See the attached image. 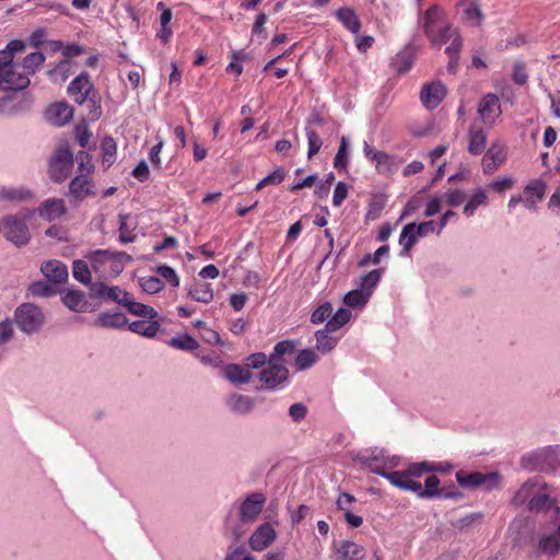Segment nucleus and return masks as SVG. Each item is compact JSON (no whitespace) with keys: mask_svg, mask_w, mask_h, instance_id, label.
<instances>
[{"mask_svg":"<svg viewBox=\"0 0 560 560\" xmlns=\"http://www.w3.org/2000/svg\"><path fill=\"white\" fill-rule=\"evenodd\" d=\"M34 214V211L25 210L16 214L2 217V233L7 241L16 247L25 246L31 241V232L26 223Z\"/></svg>","mask_w":560,"mask_h":560,"instance_id":"obj_1","label":"nucleus"},{"mask_svg":"<svg viewBox=\"0 0 560 560\" xmlns=\"http://www.w3.org/2000/svg\"><path fill=\"white\" fill-rule=\"evenodd\" d=\"M523 468L530 471H553L559 465L558 452L552 448H542L524 455L521 459Z\"/></svg>","mask_w":560,"mask_h":560,"instance_id":"obj_2","label":"nucleus"},{"mask_svg":"<svg viewBox=\"0 0 560 560\" xmlns=\"http://www.w3.org/2000/svg\"><path fill=\"white\" fill-rule=\"evenodd\" d=\"M14 317L18 327L28 335L37 331L44 323L42 310L32 303L21 304L16 308Z\"/></svg>","mask_w":560,"mask_h":560,"instance_id":"obj_3","label":"nucleus"},{"mask_svg":"<svg viewBox=\"0 0 560 560\" xmlns=\"http://www.w3.org/2000/svg\"><path fill=\"white\" fill-rule=\"evenodd\" d=\"M458 485L465 489H476L485 487L486 490H491L499 486L500 475L498 472H465L459 470L455 475Z\"/></svg>","mask_w":560,"mask_h":560,"instance_id":"obj_4","label":"nucleus"},{"mask_svg":"<svg viewBox=\"0 0 560 560\" xmlns=\"http://www.w3.org/2000/svg\"><path fill=\"white\" fill-rule=\"evenodd\" d=\"M73 167V153L69 148H60L49 162V177L55 183H62Z\"/></svg>","mask_w":560,"mask_h":560,"instance_id":"obj_5","label":"nucleus"},{"mask_svg":"<svg viewBox=\"0 0 560 560\" xmlns=\"http://www.w3.org/2000/svg\"><path fill=\"white\" fill-rule=\"evenodd\" d=\"M21 66L10 67L0 72V90L2 91H24L31 84V80L24 71H20Z\"/></svg>","mask_w":560,"mask_h":560,"instance_id":"obj_6","label":"nucleus"},{"mask_svg":"<svg viewBox=\"0 0 560 560\" xmlns=\"http://www.w3.org/2000/svg\"><path fill=\"white\" fill-rule=\"evenodd\" d=\"M289 378V370L284 364L268 360V368L259 372V380L266 389H276Z\"/></svg>","mask_w":560,"mask_h":560,"instance_id":"obj_7","label":"nucleus"},{"mask_svg":"<svg viewBox=\"0 0 560 560\" xmlns=\"http://www.w3.org/2000/svg\"><path fill=\"white\" fill-rule=\"evenodd\" d=\"M95 91L96 90L94 89V84L86 72H82L77 78H74L67 89L69 96L78 105H83L86 98H89Z\"/></svg>","mask_w":560,"mask_h":560,"instance_id":"obj_8","label":"nucleus"},{"mask_svg":"<svg viewBox=\"0 0 560 560\" xmlns=\"http://www.w3.org/2000/svg\"><path fill=\"white\" fill-rule=\"evenodd\" d=\"M266 497L261 492H253L240 506V520L243 523L254 522L261 513Z\"/></svg>","mask_w":560,"mask_h":560,"instance_id":"obj_9","label":"nucleus"},{"mask_svg":"<svg viewBox=\"0 0 560 560\" xmlns=\"http://www.w3.org/2000/svg\"><path fill=\"white\" fill-rule=\"evenodd\" d=\"M84 49L79 44H68L63 47L62 54L66 57L65 59L60 60L55 68L48 70L47 75L50 79H56L58 74H60V80L66 81L68 79V72L70 70V61L69 58L80 56L83 54Z\"/></svg>","mask_w":560,"mask_h":560,"instance_id":"obj_10","label":"nucleus"},{"mask_svg":"<svg viewBox=\"0 0 560 560\" xmlns=\"http://www.w3.org/2000/svg\"><path fill=\"white\" fill-rule=\"evenodd\" d=\"M446 95V89L441 82L427 83L420 92V100L427 109L436 108Z\"/></svg>","mask_w":560,"mask_h":560,"instance_id":"obj_11","label":"nucleus"},{"mask_svg":"<svg viewBox=\"0 0 560 560\" xmlns=\"http://www.w3.org/2000/svg\"><path fill=\"white\" fill-rule=\"evenodd\" d=\"M547 485L538 487L535 491L534 497L529 501L527 506L528 511L535 513L547 512L551 509L555 510V514L558 516L560 514V508L556 505L555 499L550 497L546 491Z\"/></svg>","mask_w":560,"mask_h":560,"instance_id":"obj_12","label":"nucleus"},{"mask_svg":"<svg viewBox=\"0 0 560 560\" xmlns=\"http://www.w3.org/2000/svg\"><path fill=\"white\" fill-rule=\"evenodd\" d=\"M501 113L500 101L495 94L489 93L479 102L478 114L480 115L483 124L492 125Z\"/></svg>","mask_w":560,"mask_h":560,"instance_id":"obj_13","label":"nucleus"},{"mask_svg":"<svg viewBox=\"0 0 560 560\" xmlns=\"http://www.w3.org/2000/svg\"><path fill=\"white\" fill-rule=\"evenodd\" d=\"M40 271L48 282L61 284L68 280V268L58 259H49L42 264Z\"/></svg>","mask_w":560,"mask_h":560,"instance_id":"obj_14","label":"nucleus"},{"mask_svg":"<svg viewBox=\"0 0 560 560\" xmlns=\"http://www.w3.org/2000/svg\"><path fill=\"white\" fill-rule=\"evenodd\" d=\"M124 290L119 287H108L104 282H93L90 284V296L92 299H98L102 302L113 301L122 304L121 299L124 296Z\"/></svg>","mask_w":560,"mask_h":560,"instance_id":"obj_15","label":"nucleus"},{"mask_svg":"<svg viewBox=\"0 0 560 560\" xmlns=\"http://www.w3.org/2000/svg\"><path fill=\"white\" fill-rule=\"evenodd\" d=\"M276 537L273 527L269 523H264L252 534L248 542L253 550L261 551L272 544Z\"/></svg>","mask_w":560,"mask_h":560,"instance_id":"obj_16","label":"nucleus"},{"mask_svg":"<svg viewBox=\"0 0 560 560\" xmlns=\"http://www.w3.org/2000/svg\"><path fill=\"white\" fill-rule=\"evenodd\" d=\"M73 107L67 102H59L50 105L46 110V118L55 126H63L73 118Z\"/></svg>","mask_w":560,"mask_h":560,"instance_id":"obj_17","label":"nucleus"},{"mask_svg":"<svg viewBox=\"0 0 560 560\" xmlns=\"http://www.w3.org/2000/svg\"><path fill=\"white\" fill-rule=\"evenodd\" d=\"M121 302V306H124L129 314L149 319H155L159 317V313L152 306L136 302L130 298L128 292H124Z\"/></svg>","mask_w":560,"mask_h":560,"instance_id":"obj_18","label":"nucleus"},{"mask_svg":"<svg viewBox=\"0 0 560 560\" xmlns=\"http://www.w3.org/2000/svg\"><path fill=\"white\" fill-rule=\"evenodd\" d=\"M504 148L499 143H493L486 152L482 159V170L485 174H492L498 166L505 161Z\"/></svg>","mask_w":560,"mask_h":560,"instance_id":"obj_19","label":"nucleus"},{"mask_svg":"<svg viewBox=\"0 0 560 560\" xmlns=\"http://www.w3.org/2000/svg\"><path fill=\"white\" fill-rule=\"evenodd\" d=\"M93 183L84 175L75 176L69 184V195L78 200L82 201L88 196L95 195L93 190Z\"/></svg>","mask_w":560,"mask_h":560,"instance_id":"obj_20","label":"nucleus"},{"mask_svg":"<svg viewBox=\"0 0 560 560\" xmlns=\"http://www.w3.org/2000/svg\"><path fill=\"white\" fill-rule=\"evenodd\" d=\"M540 486H545V482L540 478L535 477L528 479L526 482L522 485V487L516 491V493L512 498V504H514L515 506H521L527 503L528 505L529 501L535 494V491Z\"/></svg>","mask_w":560,"mask_h":560,"instance_id":"obj_21","label":"nucleus"},{"mask_svg":"<svg viewBox=\"0 0 560 560\" xmlns=\"http://www.w3.org/2000/svg\"><path fill=\"white\" fill-rule=\"evenodd\" d=\"M296 351V341L287 339L276 343L268 360L287 366L289 360Z\"/></svg>","mask_w":560,"mask_h":560,"instance_id":"obj_22","label":"nucleus"},{"mask_svg":"<svg viewBox=\"0 0 560 560\" xmlns=\"http://www.w3.org/2000/svg\"><path fill=\"white\" fill-rule=\"evenodd\" d=\"M127 325L131 332L143 336L145 338H154L161 329V323L156 318L139 319Z\"/></svg>","mask_w":560,"mask_h":560,"instance_id":"obj_23","label":"nucleus"},{"mask_svg":"<svg viewBox=\"0 0 560 560\" xmlns=\"http://www.w3.org/2000/svg\"><path fill=\"white\" fill-rule=\"evenodd\" d=\"M416 49L408 45L401 51H399L394 58H392L390 66L398 73L408 72L415 61Z\"/></svg>","mask_w":560,"mask_h":560,"instance_id":"obj_24","label":"nucleus"},{"mask_svg":"<svg viewBox=\"0 0 560 560\" xmlns=\"http://www.w3.org/2000/svg\"><path fill=\"white\" fill-rule=\"evenodd\" d=\"M67 212L65 202L62 199H47L38 208V214L40 218L51 221L56 218L63 215Z\"/></svg>","mask_w":560,"mask_h":560,"instance_id":"obj_25","label":"nucleus"},{"mask_svg":"<svg viewBox=\"0 0 560 560\" xmlns=\"http://www.w3.org/2000/svg\"><path fill=\"white\" fill-rule=\"evenodd\" d=\"M224 376L232 384H247L252 380V372L246 365L228 364L223 370Z\"/></svg>","mask_w":560,"mask_h":560,"instance_id":"obj_26","label":"nucleus"},{"mask_svg":"<svg viewBox=\"0 0 560 560\" xmlns=\"http://www.w3.org/2000/svg\"><path fill=\"white\" fill-rule=\"evenodd\" d=\"M337 20L353 34H358L361 30V21L355 11L349 7H342L335 13Z\"/></svg>","mask_w":560,"mask_h":560,"instance_id":"obj_27","label":"nucleus"},{"mask_svg":"<svg viewBox=\"0 0 560 560\" xmlns=\"http://www.w3.org/2000/svg\"><path fill=\"white\" fill-rule=\"evenodd\" d=\"M336 552L337 560H362L365 557L364 548L350 540L341 541Z\"/></svg>","mask_w":560,"mask_h":560,"instance_id":"obj_28","label":"nucleus"},{"mask_svg":"<svg viewBox=\"0 0 560 560\" xmlns=\"http://www.w3.org/2000/svg\"><path fill=\"white\" fill-rule=\"evenodd\" d=\"M33 192L21 186V187H2L0 188V200L8 202H23L31 200Z\"/></svg>","mask_w":560,"mask_h":560,"instance_id":"obj_29","label":"nucleus"},{"mask_svg":"<svg viewBox=\"0 0 560 560\" xmlns=\"http://www.w3.org/2000/svg\"><path fill=\"white\" fill-rule=\"evenodd\" d=\"M128 318L122 313H101L94 320V326L103 328H122Z\"/></svg>","mask_w":560,"mask_h":560,"instance_id":"obj_30","label":"nucleus"},{"mask_svg":"<svg viewBox=\"0 0 560 560\" xmlns=\"http://www.w3.org/2000/svg\"><path fill=\"white\" fill-rule=\"evenodd\" d=\"M560 551V539L556 534H546L539 537L537 553L555 557Z\"/></svg>","mask_w":560,"mask_h":560,"instance_id":"obj_31","label":"nucleus"},{"mask_svg":"<svg viewBox=\"0 0 560 560\" xmlns=\"http://www.w3.org/2000/svg\"><path fill=\"white\" fill-rule=\"evenodd\" d=\"M468 152L472 155H480L486 148V132L482 129H476L474 126H471L468 131Z\"/></svg>","mask_w":560,"mask_h":560,"instance_id":"obj_32","label":"nucleus"},{"mask_svg":"<svg viewBox=\"0 0 560 560\" xmlns=\"http://www.w3.org/2000/svg\"><path fill=\"white\" fill-rule=\"evenodd\" d=\"M228 405L233 411L246 415L254 409L255 399L249 396L233 394L229 397Z\"/></svg>","mask_w":560,"mask_h":560,"instance_id":"obj_33","label":"nucleus"},{"mask_svg":"<svg viewBox=\"0 0 560 560\" xmlns=\"http://www.w3.org/2000/svg\"><path fill=\"white\" fill-rule=\"evenodd\" d=\"M63 304L74 312H85L86 301L84 293L79 290H69L62 296Z\"/></svg>","mask_w":560,"mask_h":560,"instance_id":"obj_34","label":"nucleus"},{"mask_svg":"<svg viewBox=\"0 0 560 560\" xmlns=\"http://www.w3.org/2000/svg\"><path fill=\"white\" fill-rule=\"evenodd\" d=\"M546 191V184L541 180H537L525 187V206L534 208L535 205L540 201Z\"/></svg>","mask_w":560,"mask_h":560,"instance_id":"obj_35","label":"nucleus"},{"mask_svg":"<svg viewBox=\"0 0 560 560\" xmlns=\"http://www.w3.org/2000/svg\"><path fill=\"white\" fill-rule=\"evenodd\" d=\"M334 330L328 329L327 326L315 332L316 349L322 353L330 352L337 346V339L329 336Z\"/></svg>","mask_w":560,"mask_h":560,"instance_id":"obj_36","label":"nucleus"},{"mask_svg":"<svg viewBox=\"0 0 560 560\" xmlns=\"http://www.w3.org/2000/svg\"><path fill=\"white\" fill-rule=\"evenodd\" d=\"M45 62V55L42 51H34L23 58L20 63L21 69L30 78L35 74L37 69Z\"/></svg>","mask_w":560,"mask_h":560,"instance_id":"obj_37","label":"nucleus"},{"mask_svg":"<svg viewBox=\"0 0 560 560\" xmlns=\"http://www.w3.org/2000/svg\"><path fill=\"white\" fill-rule=\"evenodd\" d=\"M416 223L411 222L402 228L399 236V244L402 246L400 255L407 254L416 244L418 235L415 234Z\"/></svg>","mask_w":560,"mask_h":560,"instance_id":"obj_38","label":"nucleus"},{"mask_svg":"<svg viewBox=\"0 0 560 560\" xmlns=\"http://www.w3.org/2000/svg\"><path fill=\"white\" fill-rule=\"evenodd\" d=\"M441 12L438 7L433 5L429 8L423 15V31L424 34L430 38L436 31Z\"/></svg>","mask_w":560,"mask_h":560,"instance_id":"obj_39","label":"nucleus"},{"mask_svg":"<svg viewBox=\"0 0 560 560\" xmlns=\"http://www.w3.org/2000/svg\"><path fill=\"white\" fill-rule=\"evenodd\" d=\"M188 296L201 303H210L213 300V291L209 283H197L188 290Z\"/></svg>","mask_w":560,"mask_h":560,"instance_id":"obj_40","label":"nucleus"},{"mask_svg":"<svg viewBox=\"0 0 560 560\" xmlns=\"http://www.w3.org/2000/svg\"><path fill=\"white\" fill-rule=\"evenodd\" d=\"M383 271H384L383 268L374 269V270H371L370 272H368L366 275L362 276L360 278V282H359V287H360L359 289L364 290V292L370 293V296H371L373 293V290L376 288V285L381 281Z\"/></svg>","mask_w":560,"mask_h":560,"instance_id":"obj_41","label":"nucleus"},{"mask_svg":"<svg viewBox=\"0 0 560 560\" xmlns=\"http://www.w3.org/2000/svg\"><path fill=\"white\" fill-rule=\"evenodd\" d=\"M317 360L318 355L314 350L303 349L298 352L294 360V365L296 368V371H303L314 365L317 362Z\"/></svg>","mask_w":560,"mask_h":560,"instance_id":"obj_42","label":"nucleus"},{"mask_svg":"<svg viewBox=\"0 0 560 560\" xmlns=\"http://www.w3.org/2000/svg\"><path fill=\"white\" fill-rule=\"evenodd\" d=\"M370 300V293L364 290H351L343 296V303L352 308L363 307Z\"/></svg>","mask_w":560,"mask_h":560,"instance_id":"obj_43","label":"nucleus"},{"mask_svg":"<svg viewBox=\"0 0 560 560\" xmlns=\"http://www.w3.org/2000/svg\"><path fill=\"white\" fill-rule=\"evenodd\" d=\"M119 219V241L121 243H132L136 238V235L132 234V231L136 229V223L129 224L130 214H118Z\"/></svg>","mask_w":560,"mask_h":560,"instance_id":"obj_44","label":"nucleus"},{"mask_svg":"<svg viewBox=\"0 0 560 560\" xmlns=\"http://www.w3.org/2000/svg\"><path fill=\"white\" fill-rule=\"evenodd\" d=\"M483 513L482 512H474L468 515H465L464 517L457 520V521H451V525L458 529V530H465L469 527H472L474 525H479L483 521Z\"/></svg>","mask_w":560,"mask_h":560,"instance_id":"obj_45","label":"nucleus"},{"mask_svg":"<svg viewBox=\"0 0 560 560\" xmlns=\"http://www.w3.org/2000/svg\"><path fill=\"white\" fill-rule=\"evenodd\" d=\"M458 34V31L453 26L446 24L435 31V33L429 38L434 46H442L451 40Z\"/></svg>","mask_w":560,"mask_h":560,"instance_id":"obj_46","label":"nucleus"},{"mask_svg":"<svg viewBox=\"0 0 560 560\" xmlns=\"http://www.w3.org/2000/svg\"><path fill=\"white\" fill-rule=\"evenodd\" d=\"M168 345L173 348L186 351H194L199 348L198 341L188 334L172 337L168 341Z\"/></svg>","mask_w":560,"mask_h":560,"instance_id":"obj_47","label":"nucleus"},{"mask_svg":"<svg viewBox=\"0 0 560 560\" xmlns=\"http://www.w3.org/2000/svg\"><path fill=\"white\" fill-rule=\"evenodd\" d=\"M56 284L45 281H35L28 287V293L33 296L49 298L57 294Z\"/></svg>","mask_w":560,"mask_h":560,"instance_id":"obj_48","label":"nucleus"},{"mask_svg":"<svg viewBox=\"0 0 560 560\" xmlns=\"http://www.w3.org/2000/svg\"><path fill=\"white\" fill-rule=\"evenodd\" d=\"M351 316L352 314L348 308L340 307L332 317L326 322V326L328 329L337 331L351 319Z\"/></svg>","mask_w":560,"mask_h":560,"instance_id":"obj_49","label":"nucleus"},{"mask_svg":"<svg viewBox=\"0 0 560 560\" xmlns=\"http://www.w3.org/2000/svg\"><path fill=\"white\" fill-rule=\"evenodd\" d=\"M116 141L112 137H105L101 142L103 164L112 165L116 156Z\"/></svg>","mask_w":560,"mask_h":560,"instance_id":"obj_50","label":"nucleus"},{"mask_svg":"<svg viewBox=\"0 0 560 560\" xmlns=\"http://www.w3.org/2000/svg\"><path fill=\"white\" fill-rule=\"evenodd\" d=\"M487 195L483 189L481 188H478L474 194L472 196L470 197V199L468 200V202L465 205L464 207V214L466 217H471L475 212V210L479 207V206H482V205H486L487 202Z\"/></svg>","mask_w":560,"mask_h":560,"instance_id":"obj_51","label":"nucleus"},{"mask_svg":"<svg viewBox=\"0 0 560 560\" xmlns=\"http://www.w3.org/2000/svg\"><path fill=\"white\" fill-rule=\"evenodd\" d=\"M424 486L425 488L423 489V491H421V493H419V498L431 499L435 497H441L443 489L439 488L440 479L435 475L429 476L424 481Z\"/></svg>","mask_w":560,"mask_h":560,"instance_id":"obj_52","label":"nucleus"},{"mask_svg":"<svg viewBox=\"0 0 560 560\" xmlns=\"http://www.w3.org/2000/svg\"><path fill=\"white\" fill-rule=\"evenodd\" d=\"M285 177V171L282 166H278L271 174L264 177L257 183L255 190H261L266 186H277L283 182Z\"/></svg>","mask_w":560,"mask_h":560,"instance_id":"obj_53","label":"nucleus"},{"mask_svg":"<svg viewBox=\"0 0 560 560\" xmlns=\"http://www.w3.org/2000/svg\"><path fill=\"white\" fill-rule=\"evenodd\" d=\"M72 273L75 280L83 284H91V271L84 260L78 259L73 261Z\"/></svg>","mask_w":560,"mask_h":560,"instance_id":"obj_54","label":"nucleus"},{"mask_svg":"<svg viewBox=\"0 0 560 560\" xmlns=\"http://www.w3.org/2000/svg\"><path fill=\"white\" fill-rule=\"evenodd\" d=\"M307 142H308V151H307V158L312 159L314 155H316L319 150L323 147V140L320 136L310 127L305 128Z\"/></svg>","mask_w":560,"mask_h":560,"instance_id":"obj_55","label":"nucleus"},{"mask_svg":"<svg viewBox=\"0 0 560 560\" xmlns=\"http://www.w3.org/2000/svg\"><path fill=\"white\" fill-rule=\"evenodd\" d=\"M85 103L88 104L89 110V119L92 121L97 120L102 116V106H101V96L97 91L91 94L89 98H86Z\"/></svg>","mask_w":560,"mask_h":560,"instance_id":"obj_56","label":"nucleus"},{"mask_svg":"<svg viewBox=\"0 0 560 560\" xmlns=\"http://www.w3.org/2000/svg\"><path fill=\"white\" fill-rule=\"evenodd\" d=\"M142 290L149 294H154L164 289L163 281L158 277H142L139 279Z\"/></svg>","mask_w":560,"mask_h":560,"instance_id":"obj_57","label":"nucleus"},{"mask_svg":"<svg viewBox=\"0 0 560 560\" xmlns=\"http://www.w3.org/2000/svg\"><path fill=\"white\" fill-rule=\"evenodd\" d=\"M348 149H349V140L347 137L342 136L340 139V145L338 149V152L334 159V166L336 168H347V155H348Z\"/></svg>","mask_w":560,"mask_h":560,"instance_id":"obj_58","label":"nucleus"},{"mask_svg":"<svg viewBox=\"0 0 560 560\" xmlns=\"http://www.w3.org/2000/svg\"><path fill=\"white\" fill-rule=\"evenodd\" d=\"M332 313V305L330 302L320 304L311 315L312 324H322L327 320Z\"/></svg>","mask_w":560,"mask_h":560,"instance_id":"obj_59","label":"nucleus"},{"mask_svg":"<svg viewBox=\"0 0 560 560\" xmlns=\"http://www.w3.org/2000/svg\"><path fill=\"white\" fill-rule=\"evenodd\" d=\"M434 469V463L421 462L410 464L407 468L409 477H421L425 472H431Z\"/></svg>","mask_w":560,"mask_h":560,"instance_id":"obj_60","label":"nucleus"},{"mask_svg":"<svg viewBox=\"0 0 560 560\" xmlns=\"http://www.w3.org/2000/svg\"><path fill=\"white\" fill-rule=\"evenodd\" d=\"M156 272L162 278L167 280L173 287H178L179 285V278H178V276L176 275L175 270L172 267H170L167 265H160L156 268Z\"/></svg>","mask_w":560,"mask_h":560,"instance_id":"obj_61","label":"nucleus"},{"mask_svg":"<svg viewBox=\"0 0 560 560\" xmlns=\"http://www.w3.org/2000/svg\"><path fill=\"white\" fill-rule=\"evenodd\" d=\"M512 79H513L514 83L517 84V85L526 84V82L528 80V75L526 73V69H525V63L524 62L520 61V62H516L513 66Z\"/></svg>","mask_w":560,"mask_h":560,"instance_id":"obj_62","label":"nucleus"},{"mask_svg":"<svg viewBox=\"0 0 560 560\" xmlns=\"http://www.w3.org/2000/svg\"><path fill=\"white\" fill-rule=\"evenodd\" d=\"M268 363V357L264 352H255L247 357L246 366L249 369H260Z\"/></svg>","mask_w":560,"mask_h":560,"instance_id":"obj_63","label":"nucleus"},{"mask_svg":"<svg viewBox=\"0 0 560 560\" xmlns=\"http://www.w3.org/2000/svg\"><path fill=\"white\" fill-rule=\"evenodd\" d=\"M409 477L407 470L405 471H389L386 479L395 487L405 490L407 478Z\"/></svg>","mask_w":560,"mask_h":560,"instance_id":"obj_64","label":"nucleus"}]
</instances>
